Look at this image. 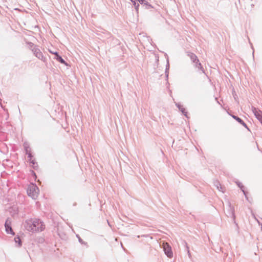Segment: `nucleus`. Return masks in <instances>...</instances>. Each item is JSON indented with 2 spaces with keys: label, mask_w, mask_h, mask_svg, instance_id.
Returning <instances> with one entry per match:
<instances>
[{
  "label": "nucleus",
  "mask_w": 262,
  "mask_h": 262,
  "mask_svg": "<svg viewBox=\"0 0 262 262\" xmlns=\"http://www.w3.org/2000/svg\"><path fill=\"white\" fill-rule=\"evenodd\" d=\"M26 224V229L32 232H40L45 228V225L38 219L28 220Z\"/></svg>",
  "instance_id": "f257e3e1"
},
{
  "label": "nucleus",
  "mask_w": 262,
  "mask_h": 262,
  "mask_svg": "<svg viewBox=\"0 0 262 262\" xmlns=\"http://www.w3.org/2000/svg\"><path fill=\"white\" fill-rule=\"evenodd\" d=\"M26 153L27 155V161L29 163L31 167L34 169H37L38 168V164L36 161L35 158L32 155L31 149L29 147L26 148Z\"/></svg>",
  "instance_id": "f03ea898"
},
{
  "label": "nucleus",
  "mask_w": 262,
  "mask_h": 262,
  "mask_svg": "<svg viewBox=\"0 0 262 262\" xmlns=\"http://www.w3.org/2000/svg\"><path fill=\"white\" fill-rule=\"evenodd\" d=\"M38 188L33 184H30L27 189L28 195L33 199H36L39 195Z\"/></svg>",
  "instance_id": "7ed1b4c3"
},
{
  "label": "nucleus",
  "mask_w": 262,
  "mask_h": 262,
  "mask_svg": "<svg viewBox=\"0 0 262 262\" xmlns=\"http://www.w3.org/2000/svg\"><path fill=\"white\" fill-rule=\"evenodd\" d=\"M163 246L165 254L168 257H171L172 256V252L169 244L167 243H164Z\"/></svg>",
  "instance_id": "20e7f679"
},
{
  "label": "nucleus",
  "mask_w": 262,
  "mask_h": 262,
  "mask_svg": "<svg viewBox=\"0 0 262 262\" xmlns=\"http://www.w3.org/2000/svg\"><path fill=\"white\" fill-rule=\"evenodd\" d=\"M5 229L6 231L8 234H11L13 235H14V233L11 226V222L8 219L6 220L5 223Z\"/></svg>",
  "instance_id": "39448f33"
},
{
  "label": "nucleus",
  "mask_w": 262,
  "mask_h": 262,
  "mask_svg": "<svg viewBox=\"0 0 262 262\" xmlns=\"http://www.w3.org/2000/svg\"><path fill=\"white\" fill-rule=\"evenodd\" d=\"M232 117L234 119H235L238 122H239L240 124H241L242 125H243L244 126H246V123L240 118H239L236 116H234V115H232Z\"/></svg>",
  "instance_id": "423d86ee"
},
{
  "label": "nucleus",
  "mask_w": 262,
  "mask_h": 262,
  "mask_svg": "<svg viewBox=\"0 0 262 262\" xmlns=\"http://www.w3.org/2000/svg\"><path fill=\"white\" fill-rule=\"evenodd\" d=\"M15 242L17 243L19 246L21 245V241L20 238L19 237H16L14 238Z\"/></svg>",
  "instance_id": "0eeeda50"
},
{
  "label": "nucleus",
  "mask_w": 262,
  "mask_h": 262,
  "mask_svg": "<svg viewBox=\"0 0 262 262\" xmlns=\"http://www.w3.org/2000/svg\"><path fill=\"white\" fill-rule=\"evenodd\" d=\"M190 57L193 60V62H196V63L199 62V60L198 59L197 57L195 55L191 54Z\"/></svg>",
  "instance_id": "6e6552de"
},
{
  "label": "nucleus",
  "mask_w": 262,
  "mask_h": 262,
  "mask_svg": "<svg viewBox=\"0 0 262 262\" xmlns=\"http://www.w3.org/2000/svg\"><path fill=\"white\" fill-rule=\"evenodd\" d=\"M56 59L57 60H58V61L62 63H66L64 60L59 55L57 56V57H56Z\"/></svg>",
  "instance_id": "1a4fd4ad"
},
{
  "label": "nucleus",
  "mask_w": 262,
  "mask_h": 262,
  "mask_svg": "<svg viewBox=\"0 0 262 262\" xmlns=\"http://www.w3.org/2000/svg\"><path fill=\"white\" fill-rule=\"evenodd\" d=\"M32 176H33V179H34V180H36V174L34 172V171H32Z\"/></svg>",
  "instance_id": "9d476101"
},
{
  "label": "nucleus",
  "mask_w": 262,
  "mask_h": 262,
  "mask_svg": "<svg viewBox=\"0 0 262 262\" xmlns=\"http://www.w3.org/2000/svg\"><path fill=\"white\" fill-rule=\"evenodd\" d=\"M51 53L54 54L56 55V57H57V56H59L58 54L57 53V52H53L52 51H50Z\"/></svg>",
  "instance_id": "9b49d317"
},
{
  "label": "nucleus",
  "mask_w": 262,
  "mask_h": 262,
  "mask_svg": "<svg viewBox=\"0 0 262 262\" xmlns=\"http://www.w3.org/2000/svg\"><path fill=\"white\" fill-rule=\"evenodd\" d=\"M198 68H201V69L202 68V65L200 63H198Z\"/></svg>",
  "instance_id": "f8f14e48"
},
{
  "label": "nucleus",
  "mask_w": 262,
  "mask_h": 262,
  "mask_svg": "<svg viewBox=\"0 0 262 262\" xmlns=\"http://www.w3.org/2000/svg\"><path fill=\"white\" fill-rule=\"evenodd\" d=\"M145 5H147L148 6H149V7H151L150 5H149L147 2L146 3H145Z\"/></svg>",
  "instance_id": "ddd939ff"
},
{
  "label": "nucleus",
  "mask_w": 262,
  "mask_h": 262,
  "mask_svg": "<svg viewBox=\"0 0 262 262\" xmlns=\"http://www.w3.org/2000/svg\"><path fill=\"white\" fill-rule=\"evenodd\" d=\"M138 7H139V5H138L137 6L136 8L137 11H138Z\"/></svg>",
  "instance_id": "4468645a"
}]
</instances>
